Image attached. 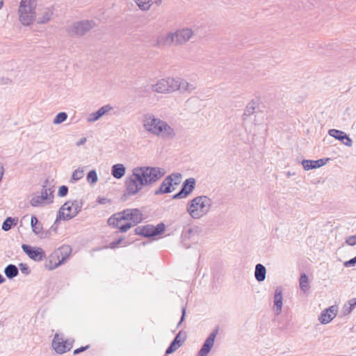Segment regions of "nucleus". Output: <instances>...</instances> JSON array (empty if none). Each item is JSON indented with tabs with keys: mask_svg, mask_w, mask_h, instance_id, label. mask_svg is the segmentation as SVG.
Instances as JSON below:
<instances>
[{
	"mask_svg": "<svg viewBox=\"0 0 356 356\" xmlns=\"http://www.w3.org/2000/svg\"><path fill=\"white\" fill-rule=\"evenodd\" d=\"M212 200L206 195H200L189 201L186 211L193 219H200L206 216L211 210Z\"/></svg>",
	"mask_w": 356,
	"mask_h": 356,
	"instance_id": "nucleus-1",
	"label": "nucleus"
},
{
	"mask_svg": "<svg viewBox=\"0 0 356 356\" xmlns=\"http://www.w3.org/2000/svg\"><path fill=\"white\" fill-rule=\"evenodd\" d=\"M143 177L138 167L132 170V173L126 177L124 181L125 193L122 197L123 200H126L127 195L133 196L136 195L143 187L148 186Z\"/></svg>",
	"mask_w": 356,
	"mask_h": 356,
	"instance_id": "nucleus-2",
	"label": "nucleus"
},
{
	"mask_svg": "<svg viewBox=\"0 0 356 356\" xmlns=\"http://www.w3.org/2000/svg\"><path fill=\"white\" fill-rule=\"evenodd\" d=\"M143 177L138 167L132 170V173L126 177L124 181L125 193L122 197L123 200H126L127 195L133 196L136 195L143 187L148 186Z\"/></svg>",
	"mask_w": 356,
	"mask_h": 356,
	"instance_id": "nucleus-3",
	"label": "nucleus"
},
{
	"mask_svg": "<svg viewBox=\"0 0 356 356\" xmlns=\"http://www.w3.org/2000/svg\"><path fill=\"white\" fill-rule=\"evenodd\" d=\"M37 0H21L18 8L19 20L24 26H29L35 19Z\"/></svg>",
	"mask_w": 356,
	"mask_h": 356,
	"instance_id": "nucleus-4",
	"label": "nucleus"
},
{
	"mask_svg": "<svg viewBox=\"0 0 356 356\" xmlns=\"http://www.w3.org/2000/svg\"><path fill=\"white\" fill-rule=\"evenodd\" d=\"M82 207L81 200L67 201L59 209L54 225L60 220L67 221L72 219L81 211Z\"/></svg>",
	"mask_w": 356,
	"mask_h": 356,
	"instance_id": "nucleus-5",
	"label": "nucleus"
},
{
	"mask_svg": "<svg viewBox=\"0 0 356 356\" xmlns=\"http://www.w3.org/2000/svg\"><path fill=\"white\" fill-rule=\"evenodd\" d=\"M95 26L92 20H81L73 22L66 28V32L70 37H82Z\"/></svg>",
	"mask_w": 356,
	"mask_h": 356,
	"instance_id": "nucleus-6",
	"label": "nucleus"
},
{
	"mask_svg": "<svg viewBox=\"0 0 356 356\" xmlns=\"http://www.w3.org/2000/svg\"><path fill=\"white\" fill-rule=\"evenodd\" d=\"M138 168L148 186L156 183L165 174V170L159 167L142 166Z\"/></svg>",
	"mask_w": 356,
	"mask_h": 356,
	"instance_id": "nucleus-7",
	"label": "nucleus"
},
{
	"mask_svg": "<svg viewBox=\"0 0 356 356\" xmlns=\"http://www.w3.org/2000/svg\"><path fill=\"white\" fill-rule=\"evenodd\" d=\"M165 229V224L160 222L156 227L150 224L138 226L135 229V233L137 235L143 236L145 238H151L163 234Z\"/></svg>",
	"mask_w": 356,
	"mask_h": 356,
	"instance_id": "nucleus-8",
	"label": "nucleus"
},
{
	"mask_svg": "<svg viewBox=\"0 0 356 356\" xmlns=\"http://www.w3.org/2000/svg\"><path fill=\"white\" fill-rule=\"evenodd\" d=\"M54 191L52 187L43 185L41 195L33 197L30 201L31 205L33 207H38L52 203L54 200Z\"/></svg>",
	"mask_w": 356,
	"mask_h": 356,
	"instance_id": "nucleus-9",
	"label": "nucleus"
},
{
	"mask_svg": "<svg viewBox=\"0 0 356 356\" xmlns=\"http://www.w3.org/2000/svg\"><path fill=\"white\" fill-rule=\"evenodd\" d=\"M175 78L168 77L162 79L155 84L152 85V92L159 93H167L175 91Z\"/></svg>",
	"mask_w": 356,
	"mask_h": 356,
	"instance_id": "nucleus-10",
	"label": "nucleus"
},
{
	"mask_svg": "<svg viewBox=\"0 0 356 356\" xmlns=\"http://www.w3.org/2000/svg\"><path fill=\"white\" fill-rule=\"evenodd\" d=\"M154 135L166 139H172L176 133L165 121L160 120L156 129L154 130Z\"/></svg>",
	"mask_w": 356,
	"mask_h": 356,
	"instance_id": "nucleus-11",
	"label": "nucleus"
},
{
	"mask_svg": "<svg viewBox=\"0 0 356 356\" xmlns=\"http://www.w3.org/2000/svg\"><path fill=\"white\" fill-rule=\"evenodd\" d=\"M193 35V31L188 28L178 29L173 32L175 46L185 44Z\"/></svg>",
	"mask_w": 356,
	"mask_h": 356,
	"instance_id": "nucleus-12",
	"label": "nucleus"
},
{
	"mask_svg": "<svg viewBox=\"0 0 356 356\" xmlns=\"http://www.w3.org/2000/svg\"><path fill=\"white\" fill-rule=\"evenodd\" d=\"M122 216V212L113 214L108 219V224L115 228H118L120 232L123 233L128 231L132 227V225L131 222H126L122 225L121 222L124 220V218H121Z\"/></svg>",
	"mask_w": 356,
	"mask_h": 356,
	"instance_id": "nucleus-13",
	"label": "nucleus"
},
{
	"mask_svg": "<svg viewBox=\"0 0 356 356\" xmlns=\"http://www.w3.org/2000/svg\"><path fill=\"white\" fill-rule=\"evenodd\" d=\"M196 181L194 178L186 179L182 184L180 191L172 196L173 199L186 197L195 189Z\"/></svg>",
	"mask_w": 356,
	"mask_h": 356,
	"instance_id": "nucleus-14",
	"label": "nucleus"
},
{
	"mask_svg": "<svg viewBox=\"0 0 356 356\" xmlns=\"http://www.w3.org/2000/svg\"><path fill=\"white\" fill-rule=\"evenodd\" d=\"M71 252L72 249L69 245H63L60 247L55 252L56 257L58 259V262H55L54 266L47 264L46 268L48 270L55 269L65 262V261L70 257Z\"/></svg>",
	"mask_w": 356,
	"mask_h": 356,
	"instance_id": "nucleus-15",
	"label": "nucleus"
},
{
	"mask_svg": "<svg viewBox=\"0 0 356 356\" xmlns=\"http://www.w3.org/2000/svg\"><path fill=\"white\" fill-rule=\"evenodd\" d=\"M22 248L30 259L35 261H40L46 257L45 252L41 248H33L29 245L23 244Z\"/></svg>",
	"mask_w": 356,
	"mask_h": 356,
	"instance_id": "nucleus-16",
	"label": "nucleus"
},
{
	"mask_svg": "<svg viewBox=\"0 0 356 356\" xmlns=\"http://www.w3.org/2000/svg\"><path fill=\"white\" fill-rule=\"evenodd\" d=\"M121 212L124 220L132 221V226L138 225L143 220L142 213L138 209H127Z\"/></svg>",
	"mask_w": 356,
	"mask_h": 356,
	"instance_id": "nucleus-17",
	"label": "nucleus"
},
{
	"mask_svg": "<svg viewBox=\"0 0 356 356\" xmlns=\"http://www.w3.org/2000/svg\"><path fill=\"white\" fill-rule=\"evenodd\" d=\"M218 334V327L214 329L205 340L202 348L198 352L197 356H207L211 351L214 344L215 339Z\"/></svg>",
	"mask_w": 356,
	"mask_h": 356,
	"instance_id": "nucleus-18",
	"label": "nucleus"
},
{
	"mask_svg": "<svg viewBox=\"0 0 356 356\" xmlns=\"http://www.w3.org/2000/svg\"><path fill=\"white\" fill-rule=\"evenodd\" d=\"M161 119L156 118L152 113H146L143 116L144 129L149 133L154 135V130L156 129Z\"/></svg>",
	"mask_w": 356,
	"mask_h": 356,
	"instance_id": "nucleus-19",
	"label": "nucleus"
},
{
	"mask_svg": "<svg viewBox=\"0 0 356 356\" xmlns=\"http://www.w3.org/2000/svg\"><path fill=\"white\" fill-rule=\"evenodd\" d=\"M52 347L57 353L63 354L69 351L72 346L67 341H64L58 334H56L52 341Z\"/></svg>",
	"mask_w": 356,
	"mask_h": 356,
	"instance_id": "nucleus-20",
	"label": "nucleus"
},
{
	"mask_svg": "<svg viewBox=\"0 0 356 356\" xmlns=\"http://www.w3.org/2000/svg\"><path fill=\"white\" fill-rule=\"evenodd\" d=\"M175 45L173 32L167 34H160L156 37L155 43L152 44L154 47H170Z\"/></svg>",
	"mask_w": 356,
	"mask_h": 356,
	"instance_id": "nucleus-21",
	"label": "nucleus"
},
{
	"mask_svg": "<svg viewBox=\"0 0 356 356\" xmlns=\"http://www.w3.org/2000/svg\"><path fill=\"white\" fill-rule=\"evenodd\" d=\"M338 307L337 305L330 306L322 312L318 316V321L322 324H327L336 317Z\"/></svg>",
	"mask_w": 356,
	"mask_h": 356,
	"instance_id": "nucleus-22",
	"label": "nucleus"
},
{
	"mask_svg": "<svg viewBox=\"0 0 356 356\" xmlns=\"http://www.w3.org/2000/svg\"><path fill=\"white\" fill-rule=\"evenodd\" d=\"M113 111V107L110 104L104 105L99 108L96 112L90 113L87 117V121L90 123L95 122L104 115L109 114Z\"/></svg>",
	"mask_w": 356,
	"mask_h": 356,
	"instance_id": "nucleus-23",
	"label": "nucleus"
},
{
	"mask_svg": "<svg viewBox=\"0 0 356 356\" xmlns=\"http://www.w3.org/2000/svg\"><path fill=\"white\" fill-rule=\"evenodd\" d=\"M174 83L175 91L180 90L181 92H191L196 88L194 84L190 83L181 78H175Z\"/></svg>",
	"mask_w": 356,
	"mask_h": 356,
	"instance_id": "nucleus-24",
	"label": "nucleus"
},
{
	"mask_svg": "<svg viewBox=\"0 0 356 356\" xmlns=\"http://www.w3.org/2000/svg\"><path fill=\"white\" fill-rule=\"evenodd\" d=\"M328 160L329 159H321L316 161L304 159L302 161V165L305 170H309L325 165Z\"/></svg>",
	"mask_w": 356,
	"mask_h": 356,
	"instance_id": "nucleus-25",
	"label": "nucleus"
},
{
	"mask_svg": "<svg viewBox=\"0 0 356 356\" xmlns=\"http://www.w3.org/2000/svg\"><path fill=\"white\" fill-rule=\"evenodd\" d=\"M175 188L172 187L171 177H167L163 181L159 188L154 191V195H159L164 193H170Z\"/></svg>",
	"mask_w": 356,
	"mask_h": 356,
	"instance_id": "nucleus-26",
	"label": "nucleus"
},
{
	"mask_svg": "<svg viewBox=\"0 0 356 356\" xmlns=\"http://www.w3.org/2000/svg\"><path fill=\"white\" fill-rule=\"evenodd\" d=\"M283 301V289L281 286L277 287L274 294V307L276 314L278 315L282 312Z\"/></svg>",
	"mask_w": 356,
	"mask_h": 356,
	"instance_id": "nucleus-27",
	"label": "nucleus"
},
{
	"mask_svg": "<svg viewBox=\"0 0 356 356\" xmlns=\"http://www.w3.org/2000/svg\"><path fill=\"white\" fill-rule=\"evenodd\" d=\"M31 226L33 232L40 238H47L48 236L49 232L42 231V225L38 223V218L35 216H31Z\"/></svg>",
	"mask_w": 356,
	"mask_h": 356,
	"instance_id": "nucleus-28",
	"label": "nucleus"
},
{
	"mask_svg": "<svg viewBox=\"0 0 356 356\" xmlns=\"http://www.w3.org/2000/svg\"><path fill=\"white\" fill-rule=\"evenodd\" d=\"M126 172V168L123 164H115L111 168V175L115 179H120L123 177Z\"/></svg>",
	"mask_w": 356,
	"mask_h": 356,
	"instance_id": "nucleus-29",
	"label": "nucleus"
},
{
	"mask_svg": "<svg viewBox=\"0 0 356 356\" xmlns=\"http://www.w3.org/2000/svg\"><path fill=\"white\" fill-rule=\"evenodd\" d=\"M266 267L261 264H257L255 266V271H254L255 279L259 282H263L266 279Z\"/></svg>",
	"mask_w": 356,
	"mask_h": 356,
	"instance_id": "nucleus-30",
	"label": "nucleus"
},
{
	"mask_svg": "<svg viewBox=\"0 0 356 356\" xmlns=\"http://www.w3.org/2000/svg\"><path fill=\"white\" fill-rule=\"evenodd\" d=\"M261 120H263V116H262V113H257V115H254V121H253V124L254 125V129L253 130H250V132H253V135L255 136L256 134H259V130L257 127H262L264 128V130L266 131L267 130V127H264L263 126V123L261 122Z\"/></svg>",
	"mask_w": 356,
	"mask_h": 356,
	"instance_id": "nucleus-31",
	"label": "nucleus"
},
{
	"mask_svg": "<svg viewBox=\"0 0 356 356\" xmlns=\"http://www.w3.org/2000/svg\"><path fill=\"white\" fill-rule=\"evenodd\" d=\"M4 273L7 278L13 279L18 275L19 270L14 264H8L4 269Z\"/></svg>",
	"mask_w": 356,
	"mask_h": 356,
	"instance_id": "nucleus-32",
	"label": "nucleus"
},
{
	"mask_svg": "<svg viewBox=\"0 0 356 356\" xmlns=\"http://www.w3.org/2000/svg\"><path fill=\"white\" fill-rule=\"evenodd\" d=\"M53 15V11L50 8H45L40 17L38 19V24H45L48 22Z\"/></svg>",
	"mask_w": 356,
	"mask_h": 356,
	"instance_id": "nucleus-33",
	"label": "nucleus"
},
{
	"mask_svg": "<svg viewBox=\"0 0 356 356\" xmlns=\"http://www.w3.org/2000/svg\"><path fill=\"white\" fill-rule=\"evenodd\" d=\"M18 222V219L12 217H8L2 224V229L5 232L9 231L13 226H15Z\"/></svg>",
	"mask_w": 356,
	"mask_h": 356,
	"instance_id": "nucleus-34",
	"label": "nucleus"
},
{
	"mask_svg": "<svg viewBox=\"0 0 356 356\" xmlns=\"http://www.w3.org/2000/svg\"><path fill=\"white\" fill-rule=\"evenodd\" d=\"M256 107H257V103L254 101H252L247 104L245 111H244V113H243V119L244 121L247 120V118L250 116L251 115H252L254 113Z\"/></svg>",
	"mask_w": 356,
	"mask_h": 356,
	"instance_id": "nucleus-35",
	"label": "nucleus"
},
{
	"mask_svg": "<svg viewBox=\"0 0 356 356\" xmlns=\"http://www.w3.org/2000/svg\"><path fill=\"white\" fill-rule=\"evenodd\" d=\"M328 134L330 136L341 142H343L344 138L346 137V134L345 132L334 129H330Z\"/></svg>",
	"mask_w": 356,
	"mask_h": 356,
	"instance_id": "nucleus-36",
	"label": "nucleus"
},
{
	"mask_svg": "<svg viewBox=\"0 0 356 356\" xmlns=\"http://www.w3.org/2000/svg\"><path fill=\"white\" fill-rule=\"evenodd\" d=\"M182 345V341H177V339H173L170 346L165 351V354H171L177 350Z\"/></svg>",
	"mask_w": 356,
	"mask_h": 356,
	"instance_id": "nucleus-37",
	"label": "nucleus"
},
{
	"mask_svg": "<svg viewBox=\"0 0 356 356\" xmlns=\"http://www.w3.org/2000/svg\"><path fill=\"white\" fill-rule=\"evenodd\" d=\"M142 10H148L152 4V0H134Z\"/></svg>",
	"mask_w": 356,
	"mask_h": 356,
	"instance_id": "nucleus-38",
	"label": "nucleus"
},
{
	"mask_svg": "<svg viewBox=\"0 0 356 356\" xmlns=\"http://www.w3.org/2000/svg\"><path fill=\"white\" fill-rule=\"evenodd\" d=\"M299 282H300V287L302 291H306L307 290H308L309 280L305 273L301 274Z\"/></svg>",
	"mask_w": 356,
	"mask_h": 356,
	"instance_id": "nucleus-39",
	"label": "nucleus"
},
{
	"mask_svg": "<svg viewBox=\"0 0 356 356\" xmlns=\"http://www.w3.org/2000/svg\"><path fill=\"white\" fill-rule=\"evenodd\" d=\"M83 175H84V173H83V170L82 169L78 168V169L75 170L72 173V177L70 179V182L74 183V182L79 181L83 177Z\"/></svg>",
	"mask_w": 356,
	"mask_h": 356,
	"instance_id": "nucleus-40",
	"label": "nucleus"
},
{
	"mask_svg": "<svg viewBox=\"0 0 356 356\" xmlns=\"http://www.w3.org/2000/svg\"><path fill=\"white\" fill-rule=\"evenodd\" d=\"M67 114L65 112H60L56 115L53 122L54 124H59L65 122L67 120Z\"/></svg>",
	"mask_w": 356,
	"mask_h": 356,
	"instance_id": "nucleus-41",
	"label": "nucleus"
},
{
	"mask_svg": "<svg viewBox=\"0 0 356 356\" xmlns=\"http://www.w3.org/2000/svg\"><path fill=\"white\" fill-rule=\"evenodd\" d=\"M152 91V85H146L138 89V94L144 97L148 96Z\"/></svg>",
	"mask_w": 356,
	"mask_h": 356,
	"instance_id": "nucleus-42",
	"label": "nucleus"
},
{
	"mask_svg": "<svg viewBox=\"0 0 356 356\" xmlns=\"http://www.w3.org/2000/svg\"><path fill=\"white\" fill-rule=\"evenodd\" d=\"M349 307L344 305V315L350 314L356 305V298H352L348 301Z\"/></svg>",
	"mask_w": 356,
	"mask_h": 356,
	"instance_id": "nucleus-43",
	"label": "nucleus"
},
{
	"mask_svg": "<svg viewBox=\"0 0 356 356\" xmlns=\"http://www.w3.org/2000/svg\"><path fill=\"white\" fill-rule=\"evenodd\" d=\"M87 180L90 184H95L97 181V175L95 170H92L88 172Z\"/></svg>",
	"mask_w": 356,
	"mask_h": 356,
	"instance_id": "nucleus-44",
	"label": "nucleus"
},
{
	"mask_svg": "<svg viewBox=\"0 0 356 356\" xmlns=\"http://www.w3.org/2000/svg\"><path fill=\"white\" fill-rule=\"evenodd\" d=\"M168 177H171L172 178V184L174 182L175 185L179 184L181 181V175L179 173H172Z\"/></svg>",
	"mask_w": 356,
	"mask_h": 356,
	"instance_id": "nucleus-45",
	"label": "nucleus"
},
{
	"mask_svg": "<svg viewBox=\"0 0 356 356\" xmlns=\"http://www.w3.org/2000/svg\"><path fill=\"white\" fill-rule=\"evenodd\" d=\"M19 269L22 272V273L27 275L30 274L31 270L29 269V266L26 264L20 263L19 265Z\"/></svg>",
	"mask_w": 356,
	"mask_h": 356,
	"instance_id": "nucleus-46",
	"label": "nucleus"
},
{
	"mask_svg": "<svg viewBox=\"0 0 356 356\" xmlns=\"http://www.w3.org/2000/svg\"><path fill=\"white\" fill-rule=\"evenodd\" d=\"M68 193V188L66 186H61L59 187L58 191V195L60 197H65L67 195Z\"/></svg>",
	"mask_w": 356,
	"mask_h": 356,
	"instance_id": "nucleus-47",
	"label": "nucleus"
},
{
	"mask_svg": "<svg viewBox=\"0 0 356 356\" xmlns=\"http://www.w3.org/2000/svg\"><path fill=\"white\" fill-rule=\"evenodd\" d=\"M186 339V334L182 331H179L174 339H177V341H182V343Z\"/></svg>",
	"mask_w": 356,
	"mask_h": 356,
	"instance_id": "nucleus-48",
	"label": "nucleus"
},
{
	"mask_svg": "<svg viewBox=\"0 0 356 356\" xmlns=\"http://www.w3.org/2000/svg\"><path fill=\"white\" fill-rule=\"evenodd\" d=\"M346 243L349 245H356V235L348 236Z\"/></svg>",
	"mask_w": 356,
	"mask_h": 356,
	"instance_id": "nucleus-49",
	"label": "nucleus"
},
{
	"mask_svg": "<svg viewBox=\"0 0 356 356\" xmlns=\"http://www.w3.org/2000/svg\"><path fill=\"white\" fill-rule=\"evenodd\" d=\"M355 264H356V256L354 258L344 262V264H343L345 267L353 266Z\"/></svg>",
	"mask_w": 356,
	"mask_h": 356,
	"instance_id": "nucleus-50",
	"label": "nucleus"
},
{
	"mask_svg": "<svg viewBox=\"0 0 356 356\" xmlns=\"http://www.w3.org/2000/svg\"><path fill=\"white\" fill-rule=\"evenodd\" d=\"M89 347H90V346L87 345L86 346H81V347H80V348H79L77 349H75L74 350V355H78V354H79V353H81L88 350L89 348Z\"/></svg>",
	"mask_w": 356,
	"mask_h": 356,
	"instance_id": "nucleus-51",
	"label": "nucleus"
},
{
	"mask_svg": "<svg viewBox=\"0 0 356 356\" xmlns=\"http://www.w3.org/2000/svg\"><path fill=\"white\" fill-rule=\"evenodd\" d=\"M346 146L351 147L353 145V140L350 138V137L346 134V138H344L343 142H342Z\"/></svg>",
	"mask_w": 356,
	"mask_h": 356,
	"instance_id": "nucleus-52",
	"label": "nucleus"
},
{
	"mask_svg": "<svg viewBox=\"0 0 356 356\" xmlns=\"http://www.w3.org/2000/svg\"><path fill=\"white\" fill-rule=\"evenodd\" d=\"M123 241V238H119L116 241H114L110 243V248H116L120 243Z\"/></svg>",
	"mask_w": 356,
	"mask_h": 356,
	"instance_id": "nucleus-53",
	"label": "nucleus"
},
{
	"mask_svg": "<svg viewBox=\"0 0 356 356\" xmlns=\"http://www.w3.org/2000/svg\"><path fill=\"white\" fill-rule=\"evenodd\" d=\"M185 315H186V308L185 307H182V309H181V319H180L179 322L177 324V327H179L181 324V323L184 321Z\"/></svg>",
	"mask_w": 356,
	"mask_h": 356,
	"instance_id": "nucleus-54",
	"label": "nucleus"
},
{
	"mask_svg": "<svg viewBox=\"0 0 356 356\" xmlns=\"http://www.w3.org/2000/svg\"><path fill=\"white\" fill-rule=\"evenodd\" d=\"M109 202V200L104 197H98L97 202L100 204H105Z\"/></svg>",
	"mask_w": 356,
	"mask_h": 356,
	"instance_id": "nucleus-55",
	"label": "nucleus"
},
{
	"mask_svg": "<svg viewBox=\"0 0 356 356\" xmlns=\"http://www.w3.org/2000/svg\"><path fill=\"white\" fill-rule=\"evenodd\" d=\"M87 139L86 138H81L77 143H76V146H81L82 145H83L86 142Z\"/></svg>",
	"mask_w": 356,
	"mask_h": 356,
	"instance_id": "nucleus-56",
	"label": "nucleus"
},
{
	"mask_svg": "<svg viewBox=\"0 0 356 356\" xmlns=\"http://www.w3.org/2000/svg\"><path fill=\"white\" fill-rule=\"evenodd\" d=\"M48 264V265H50V266H54V264H53V261H52V259H50L49 261H47L46 263H45V266Z\"/></svg>",
	"mask_w": 356,
	"mask_h": 356,
	"instance_id": "nucleus-57",
	"label": "nucleus"
},
{
	"mask_svg": "<svg viewBox=\"0 0 356 356\" xmlns=\"http://www.w3.org/2000/svg\"><path fill=\"white\" fill-rule=\"evenodd\" d=\"M6 281L5 278L3 277V275L0 273V284H3Z\"/></svg>",
	"mask_w": 356,
	"mask_h": 356,
	"instance_id": "nucleus-58",
	"label": "nucleus"
},
{
	"mask_svg": "<svg viewBox=\"0 0 356 356\" xmlns=\"http://www.w3.org/2000/svg\"><path fill=\"white\" fill-rule=\"evenodd\" d=\"M155 3L156 5L160 6L161 3V0H156Z\"/></svg>",
	"mask_w": 356,
	"mask_h": 356,
	"instance_id": "nucleus-59",
	"label": "nucleus"
},
{
	"mask_svg": "<svg viewBox=\"0 0 356 356\" xmlns=\"http://www.w3.org/2000/svg\"><path fill=\"white\" fill-rule=\"evenodd\" d=\"M12 82L11 79H6V81H5V83H10Z\"/></svg>",
	"mask_w": 356,
	"mask_h": 356,
	"instance_id": "nucleus-60",
	"label": "nucleus"
},
{
	"mask_svg": "<svg viewBox=\"0 0 356 356\" xmlns=\"http://www.w3.org/2000/svg\"><path fill=\"white\" fill-rule=\"evenodd\" d=\"M3 6V1H0V9L2 8Z\"/></svg>",
	"mask_w": 356,
	"mask_h": 356,
	"instance_id": "nucleus-61",
	"label": "nucleus"
},
{
	"mask_svg": "<svg viewBox=\"0 0 356 356\" xmlns=\"http://www.w3.org/2000/svg\"><path fill=\"white\" fill-rule=\"evenodd\" d=\"M290 175H291V173H290V172H288V173H287V176H288V177H290Z\"/></svg>",
	"mask_w": 356,
	"mask_h": 356,
	"instance_id": "nucleus-62",
	"label": "nucleus"
}]
</instances>
